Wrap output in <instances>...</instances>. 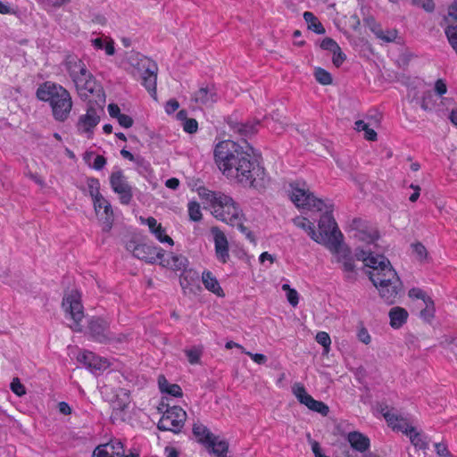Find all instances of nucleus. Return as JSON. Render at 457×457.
Instances as JSON below:
<instances>
[{
    "mask_svg": "<svg viewBox=\"0 0 457 457\" xmlns=\"http://www.w3.org/2000/svg\"><path fill=\"white\" fill-rule=\"evenodd\" d=\"M242 146L231 140L218 143L214 149L215 161L228 178L236 179L245 187L262 188L265 170L253 156V148L245 142Z\"/></svg>",
    "mask_w": 457,
    "mask_h": 457,
    "instance_id": "obj_1",
    "label": "nucleus"
},
{
    "mask_svg": "<svg viewBox=\"0 0 457 457\" xmlns=\"http://www.w3.org/2000/svg\"><path fill=\"white\" fill-rule=\"evenodd\" d=\"M355 257L370 269L366 273L384 302L389 305L395 303L403 292V283L389 260L383 254L376 253L370 247L356 248Z\"/></svg>",
    "mask_w": 457,
    "mask_h": 457,
    "instance_id": "obj_2",
    "label": "nucleus"
},
{
    "mask_svg": "<svg viewBox=\"0 0 457 457\" xmlns=\"http://www.w3.org/2000/svg\"><path fill=\"white\" fill-rule=\"evenodd\" d=\"M36 96L41 101L49 102L56 120L64 121L68 119L72 108V100L71 94L63 87L47 81L39 86Z\"/></svg>",
    "mask_w": 457,
    "mask_h": 457,
    "instance_id": "obj_3",
    "label": "nucleus"
},
{
    "mask_svg": "<svg viewBox=\"0 0 457 457\" xmlns=\"http://www.w3.org/2000/svg\"><path fill=\"white\" fill-rule=\"evenodd\" d=\"M318 227L319 233L313 240L329 250H337L339 244L343 243V234L338 229L331 211H326L321 215Z\"/></svg>",
    "mask_w": 457,
    "mask_h": 457,
    "instance_id": "obj_4",
    "label": "nucleus"
},
{
    "mask_svg": "<svg viewBox=\"0 0 457 457\" xmlns=\"http://www.w3.org/2000/svg\"><path fill=\"white\" fill-rule=\"evenodd\" d=\"M105 94L103 88H98V95L95 100H89L86 114L81 115L77 122V129L81 133H86L88 137L93 134V129L96 127L104 114Z\"/></svg>",
    "mask_w": 457,
    "mask_h": 457,
    "instance_id": "obj_5",
    "label": "nucleus"
},
{
    "mask_svg": "<svg viewBox=\"0 0 457 457\" xmlns=\"http://www.w3.org/2000/svg\"><path fill=\"white\" fill-rule=\"evenodd\" d=\"M158 410L163 413L157 424L158 429L179 433L187 419L186 411L179 406L169 407L163 402L161 403Z\"/></svg>",
    "mask_w": 457,
    "mask_h": 457,
    "instance_id": "obj_6",
    "label": "nucleus"
},
{
    "mask_svg": "<svg viewBox=\"0 0 457 457\" xmlns=\"http://www.w3.org/2000/svg\"><path fill=\"white\" fill-rule=\"evenodd\" d=\"M304 186L303 184V187H301L298 182L290 184L291 191L289 192V196L291 201L298 208L322 211L326 207L323 200L315 197Z\"/></svg>",
    "mask_w": 457,
    "mask_h": 457,
    "instance_id": "obj_7",
    "label": "nucleus"
},
{
    "mask_svg": "<svg viewBox=\"0 0 457 457\" xmlns=\"http://www.w3.org/2000/svg\"><path fill=\"white\" fill-rule=\"evenodd\" d=\"M80 298V294L77 290H72L64 295L62 303L65 313L69 314L73 321L70 328L75 332L82 331L80 322L84 318V312Z\"/></svg>",
    "mask_w": 457,
    "mask_h": 457,
    "instance_id": "obj_8",
    "label": "nucleus"
},
{
    "mask_svg": "<svg viewBox=\"0 0 457 457\" xmlns=\"http://www.w3.org/2000/svg\"><path fill=\"white\" fill-rule=\"evenodd\" d=\"M109 322L100 317H93L88 322L90 336L101 344L121 343L126 339L124 334L113 335L109 330Z\"/></svg>",
    "mask_w": 457,
    "mask_h": 457,
    "instance_id": "obj_9",
    "label": "nucleus"
},
{
    "mask_svg": "<svg viewBox=\"0 0 457 457\" xmlns=\"http://www.w3.org/2000/svg\"><path fill=\"white\" fill-rule=\"evenodd\" d=\"M126 249L132 254L146 262L154 263L156 259L162 260L164 256V251L161 248L146 245L139 244L135 240H130L126 244Z\"/></svg>",
    "mask_w": 457,
    "mask_h": 457,
    "instance_id": "obj_10",
    "label": "nucleus"
},
{
    "mask_svg": "<svg viewBox=\"0 0 457 457\" xmlns=\"http://www.w3.org/2000/svg\"><path fill=\"white\" fill-rule=\"evenodd\" d=\"M79 73L73 77L72 80L76 85L79 94L81 97H87V93L98 95V88H103L98 85L92 74L87 71L85 63L79 65Z\"/></svg>",
    "mask_w": 457,
    "mask_h": 457,
    "instance_id": "obj_11",
    "label": "nucleus"
},
{
    "mask_svg": "<svg viewBox=\"0 0 457 457\" xmlns=\"http://www.w3.org/2000/svg\"><path fill=\"white\" fill-rule=\"evenodd\" d=\"M110 185L113 192L119 195L121 204L128 205L130 204L133 197V189L121 170L113 171L111 174Z\"/></svg>",
    "mask_w": 457,
    "mask_h": 457,
    "instance_id": "obj_12",
    "label": "nucleus"
},
{
    "mask_svg": "<svg viewBox=\"0 0 457 457\" xmlns=\"http://www.w3.org/2000/svg\"><path fill=\"white\" fill-rule=\"evenodd\" d=\"M292 391L297 400L307 406L310 410L327 416L329 412L328 406L323 402L313 399L305 390L301 383H295Z\"/></svg>",
    "mask_w": 457,
    "mask_h": 457,
    "instance_id": "obj_13",
    "label": "nucleus"
},
{
    "mask_svg": "<svg viewBox=\"0 0 457 457\" xmlns=\"http://www.w3.org/2000/svg\"><path fill=\"white\" fill-rule=\"evenodd\" d=\"M129 403V391L124 388H119L115 399L112 403V412L111 420L112 423L125 421L126 412Z\"/></svg>",
    "mask_w": 457,
    "mask_h": 457,
    "instance_id": "obj_14",
    "label": "nucleus"
},
{
    "mask_svg": "<svg viewBox=\"0 0 457 457\" xmlns=\"http://www.w3.org/2000/svg\"><path fill=\"white\" fill-rule=\"evenodd\" d=\"M218 99L219 96L215 86L205 84L192 95L191 101L197 105L212 108L218 102Z\"/></svg>",
    "mask_w": 457,
    "mask_h": 457,
    "instance_id": "obj_15",
    "label": "nucleus"
},
{
    "mask_svg": "<svg viewBox=\"0 0 457 457\" xmlns=\"http://www.w3.org/2000/svg\"><path fill=\"white\" fill-rule=\"evenodd\" d=\"M188 261L185 256L182 255H171L170 260H161V264L162 266H170L173 270H184V273L180 277V285L183 288L188 285L187 278L190 277L192 279L195 278H197L198 275L195 271L188 270L186 271V268L187 266Z\"/></svg>",
    "mask_w": 457,
    "mask_h": 457,
    "instance_id": "obj_16",
    "label": "nucleus"
},
{
    "mask_svg": "<svg viewBox=\"0 0 457 457\" xmlns=\"http://www.w3.org/2000/svg\"><path fill=\"white\" fill-rule=\"evenodd\" d=\"M144 71L141 75L143 85L150 92L154 98H156L157 64L148 59L141 63Z\"/></svg>",
    "mask_w": 457,
    "mask_h": 457,
    "instance_id": "obj_17",
    "label": "nucleus"
},
{
    "mask_svg": "<svg viewBox=\"0 0 457 457\" xmlns=\"http://www.w3.org/2000/svg\"><path fill=\"white\" fill-rule=\"evenodd\" d=\"M211 231L214 237L216 256L221 262L226 263L229 258L228 239L217 227L212 228Z\"/></svg>",
    "mask_w": 457,
    "mask_h": 457,
    "instance_id": "obj_18",
    "label": "nucleus"
},
{
    "mask_svg": "<svg viewBox=\"0 0 457 457\" xmlns=\"http://www.w3.org/2000/svg\"><path fill=\"white\" fill-rule=\"evenodd\" d=\"M330 251L337 255V262L343 263V269L345 272H354L355 266L353 257L351 256V251L347 246L341 243L337 250Z\"/></svg>",
    "mask_w": 457,
    "mask_h": 457,
    "instance_id": "obj_19",
    "label": "nucleus"
},
{
    "mask_svg": "<svg viewBox=\"0 0 457 457\" xmlns=\"http://www.w3.org/2000/svg\"><path fill=\"white\" fill-rule=\"evenodd\" d=\"M228 126L243 137H251L257 132V126L260 125L259 120H253L245 123H240L235 120H228Z\"/></svg>",
    "mask_w": 457,
    "mask_h": 457,
    "instance_id": "obj_20",
    "label": "nucleus"
},
{
    "mask_svg": "<svg viewBox=\"0 0 457 457\" xmlns=\"http://www.w3.org/2000/svg\"><path fill=\"white\" fill-rule=\"evenodd\" d=\"M96 215L104 223V231H109L113 222V212L110 203L106 200V204H100L99 207L94 205Z\"/></svg>",
    "mask_w": 457,
    "mask_h": 457,
    "instance_id": "obj_21",
    "label": "nucleus"
},
{
    "mask_svg": "<svg viewBox=\"0 0 457 457\" xmlns=\"http://www.w3.org/2000/svg\"><path fill=\"white\" fill-rule=\"evenodd\" d=\"M347 441L353 449L360 453H364L370 447L369 437L358 431L350 432L347 435Z\"/></svg>",
    "mask_w": 457,
    "mask_h": 457,
    "instance_id": "obj_22",
    "label": "nucleus"
},
{
    "mask_svg": "<svg viewBox=\"0 0 457 457\" xmlns=\"http://www.w3.org/2000/svg\"><path fill=\"white\" fill-rule=\"evenodd\" d=\"M388 316L390 318V326L397 329L406 323L409 314L404 308L396 306L391 308Z\"/></svg>",
    "mask_w": 457,
    "mask_h": 457,
    "instance_id": "obj_23",
    "label": "nucleus"
},
{
    "mask_svg": "<svg viewBox=\"0 0 457 457\" xmlns=\"http://www.w3.org/2000/svg\"><path fill=\"white\" fill-rule=\"evenodd\" d=\"M202 281L206 289L214 293L218 296H224V292L220 287L217 278L211 271H204L202 274Z\"/></svg>",
    "mask_w": 457,
    "mask_h": 457,
    "instance_id": "obj_24",
    "label": "nucleus"
},
{
    "mask_svg": "<svg viewBox=\"0 0 457 457\" xmlns=\"http://www.w3.org/2000/svg\"><path fill=\"white\" fill-rule=\"evenodd\" d=\"M87 187L90 196L93 198L94 205L100 206V204H106V199L100 194V183L96 178L87 179Z\"/></svg>",
    "mask_w": 457,
    "mask_h": 457,
    "instance_id": "obj_25",
    "label": "nucleus"
},
{
    "mask_svg": "<svg viewBox=\"0 0 457 457\" xmlns=\"http://www.w3.org/2000/svg\"><path fill=\"white\" fill-rule=\"evenodd\" d=\"M206 446L212 449V452L217 457H222L227 455L228 451V443L226 440H218V437L214 436V439L211 440Z\"/></svg>",
    "mask_w": 457,
    "mask_h": 457,
    "instance_id": "obj_26",
    "label": "nucleus"
},
{
    "mask_svg": "<svg viewBox=\"0 0 457 457\" xmlns=\"http://www.w3.org/2000/svg\"><path fill=\"white\" fill-rule=\"evenodd\" d=\"M109 445H103L97 446L93 453V457H137L138 454H124L123 452H110L108 451Z\"/></svg>",
    "mask_w": 457,
    "mask_h": 457,
    "instance_id": "obj_27",
    "label": "nucleus"
},
{
    "mask_svg": "<svg viewBox=\"0 0 457 457\" xmlns=\"http://www.w3.org/2000/svg\"><path fill=\"white\" fill-rule=\"evenodd\" d=\"M193 433L196 437H198L199 442L205 445L211 440L214 439V435L202 424H195L193 427Z\"/></svg>",
    "mask_w": 457,
    "mask_h": 457,
    "instance_id": "obj_28",
    "label": "nucleus"
},
{
    "mask_svg": "<svg viewBox=\"0 0 457 457\" xmlns=\"http://www.w3.org/2000/svg\"><path fill=\"white\" fill-rule=\"evenodd\" d=\"M406 435L410 436L411 444L415 446V448L420 450H426L428 446V443L421 436V435L415 431L413 427H408L405 428L404 432Z\"/></svg>",
    "mask_w": 457,
    "mask_h": 457,
    "instance_id": "obj_29",
    "label": "nucleus"
},
{
    "mask_svg": "<svg viewBox=\"0 0 457 457\" xmlns=\"http://www.w3.org/2000/svg\"><path fill=\"white\" fill-rule=\"evenodd\" d=\"M303 19L308 24V29L317 34H324L326 32L323 25L319 21L318 18L311 12L303 13Z\"/></svg>",
    "mask_w": 457,
    "mask_h": 457,
    "instance_id": "obj_30",
    "label": "nucleus"
},
{
    "mask_svg": "<svg viewBox=\"0 0 457 457\" xmlns=\"http://www.w3.org/2000/svg\"><path fill=\"white\" fill-rule=\"evenodd\" d=\"M293 222L296 227L305 230L312 240L317 237L315 227L308 219L304 217H296L293 220Z\"/></svg>",
    "mask_w": 457,
    "mask_h": 457,
    "instance_id": "obj_31",
    "label": "nucleus"
},
{
    "mask_svg": "<svg viewBox=\"0 0 457 457\" xmlns=\"http://www.w3.org/2000/svg\"><path fill=\"white\" fill-rule=\"evenodd\" d=\"M384 417L387 423L392 426L394 429H398L404 432L405 428L409 427L403 419H400L397 415L389 411L384 413Z\"/></svg>",
    "mask_w": 457,
    "mask_h": 457,
    "instance_id": "obj_32",
    "label": "nucleus"
},
{
    "mask_svg": "<svg viewBox=\"0 0 457 457\" xmlns=\"http://www.w3.org/2000/svg\"><path fill=\"white\" fill-rule=\"evenodd\" d=\"M83 62L78 58L76 55H68L66 57V60H65V67L70 74V76L71 77V79H73V77L77 76V73H79V65H82Z\"/></svg>",
    "mask_w": 457,
    "mask_h": 457,
    "instance_id": "obj_33",
    "label": "nucleus"
},
{
    "mask_svg": "<svg viewBox=\"0 0 457 457\" xmlns=\"http://www.w3.org/2000/svg\"><path fill=\"white\" fill-rule=\"evenodd\" d=\"M425 308L420 312V316L424 321L430 323L435 317V303L432 298H427Z\"/></svg>",
    "mask_w": 457,
    "mask_h": 457,
    "instance_id": "obj_34",
    "label": "nucleus"
},
{
    "mask_svg": "<svg viewBox=\"0 0 457 457\" xmlns=\"http://www.w3.org/2000/svg\"><path fill=\"white\" fill-rule=\"evenodd\" d=\"M239 214L240 210L236 204L227 206L225 209V215L227 216L228 220H225V222L229 223L231 226H235L236 221H238L240 218Z\"/></svg>",
    "mask_w": 457,
    "mask_h": 457,
    "instance_id": "obj_35",
    "label": "nucleus"
},
{
    "mask_svg": "<svg viewBox=\"0 0 457 457\" xmlns=\"http://www.w3.org/2000/svg\"><path fill=\"white\" fill-rule=\"evenodd\" d=\"M354 237L361 241L366 242L368 245L374 244L378 238V233L376 230L367 232L365 230H358L355 232Z\"/></svg>",
    "mask_w": 457,
    "mask_h": 457,
    "instance_id": "obj_36",
    "label": "nucleus"
},
{
    "mask_svg": "<svg viewBox=\"0 0 457 457\" xmlns=\"http://www.w3.org/2000/svg\"><path fill=\"white\" fill-rule=\"evenodd\" d=\"M314 77L316 80L321 85L327 86L332 83L331 74L320 67L315 69Z\"/></svg>",
    "mask_w": 457,
    "mask_h": 457,
    "instance_id": "obj_37",
    "label": "nucleus"
},
{
    "mask_svg": "<svg viewBox=\"0 0 457 457\" xmlns=\"http://www.w3.org/2000/svg\"><path fill=\"white\" fill-rule=\"evenodd\" d=\"M109 366V362L105 359H102L94 353V358L88 362V370L92 372L105 370Z\"/></svg>",
    "mask_w": 457,
    "mask_h": 457,
    "instance_id": "obj_38",
    "label": "nucleus"
},
{
    "mask_svg": "<svg viewBox=\"0 0 457 457\" xmlns=\"http://www.w3.org/2000/svg\"><path fill=\"white\" fill-rule=\"evenodd\" d=\"M185 353L187 357L188 361L191 364H197L200 361V358L203 353V350L201 347L194 346L190 349H186Z\"/></svg>",
    "mask_w": 457,
    "mask_h": 457,
    "instance_id": "obj_39",
    "label": "nucleus"
},
{
    "mask_svg": "<svg viewBox=\"0 0 457 457\" xmlns=\"http://www.w3.org/2000/svg\"><path fill=\"white\" fill-rule=\"evenodd\" d=\"M315 339L320 345L323 346V353L326 354L328 353L331 344L329 335L327 332L320 331L317 333Z\"/></svg>",
    "mask_w": 457,
    "mask_h": 457,
    "instance_id": "obj_40",
    "label": "nucleus"
},
{
    "mask_svg": "<svg viewBox=\"0 0 457 457\" xmlns=\"http://www.w3.org/2000/svg\"><path fill=\"white\" fill-rule=\"evenodd\" d=\"M212 203V204L222 206L225 209L227 208V206L236 204L230 196L225 195L220 193H216L215 198H213Z\"/></svg>",
    "mask_w": 457,
    "mask_h": 457,
    "instance_id": "obj_41",
    "label": "nucleus"
},
{
    "mask_svg": "<svg viewBox=\"0 0 457 457\" xmlns=\"http://www.w3.org/2000/svg\"><path fill=\"white\" fill-rule=\"evenodd\" d=\"M188 215L189 219L193 221H200L202 220V212L199 204L196 202H190L188 204Z\"/></svg>",
    "mask_w": 457,
    "mask_h": 457,
    "instance_id": "obj_42",
    "label": "nucleus"
},
{
    "mask_svg": "<svg viewBox=\"0 0 457 457\" xmlns=\"http://www.w3.org/2000/svg\"><path fill=\"white\" fill-rule=\"evenodd\" d=\"M10 388L17 396L21 397L26 395V388L18 378H12Z\"/></svg>",
    "mask_w": 457,
    "mask_h": 457,
    "instance_id": "obj_43",
    "label": "nucleus"
},
{
    "mask_svg": "<svg viewBox=\"0 0 457 457\" xmlns=\"http://www.w3.org/2000/svg\"><path fill=\"white\" fill-rule=\"evenodd\" d=\"M156 238L162 243H168L170 245H173V239L165 234V229L162 226H159L153 233Z\"/></svg>",
    "mask_w": 457,
    "mask_h": 457,
    "instance_id": "obj_44",
    "label": "nucleus"
},
{
    "mask_svg": "<svg viewBox=\"0 0 457 457\" xmlns=\"http://www.w3.org/2000/svg\"><path fill=\"white\" fill-rule=\"evenodd\" d=\"M413 253L420 261L427 259L428 251L426 247L420 242L411 245Z\"/></svg>",
    "mask_w": 457,
    "mask_h": 457,
    "instance_id": "obj_45",
    "label": "nucleus"
},
{
    "mask_svg": "<svg viewBox=\"0 0 457 457\" xmlns=\"http://www.w3.org/2000/svg\"><path fill=\"white\" fill-rule=\"evenodd\" d=\"M376 35L378 38L386 42H393L397 37V31L395 29H392L384 32L383 30L380 29L378 32H376Z\"/></svg>",
    "mask_w": 457,
    "mask_h": 457,
    "instance_id": "obj_46",
    "label": "nucleus"
},
{
    "mask_svg": "<svg viewBox=\"0 0 457 457\" xmlns=\"http://www.w3.org/2000/svg\"><path fill=\"white\" fill-rule=\"evenodd\" d=\"M411 4L423 8L426 12H431L435 10L433 0H411Z\"/></svg>",
    "mask_w": 457,
    "mask_h": 457,
    "instance_id": "obj_47",
    "label": "nucleus"
},
{
    "mask_svg": "<svg viewBox=\"0 0 457 457\" xmlns=\"http://www.w3.org/2000/svg\"><path fill=\"white\" fill-rule=\"evenodd\" d=\"M320 47L324 50H328L333 53L335 50H337L339 46L334 39L330 37H325L320 43Z\"/></svg>",
    "mask_w": 457,
    "mask_h": 457,
    "instance_id": "obj_48",
    "label": "nucleus"
},
{
    "mask_svg": "<svg viewBox=\"0 0 457 457\" xmlns=\"http://www.w3.org/2000/svg\"><path fill=\"white\" fill-rule=\"evenodd\" d=\"M234 227H237L241 233L245 235L246 238H248L252 243L255 244V237L253 232L241 222L240 219L238 221H236V225Z\"/></svg>",
    "mask_w": 457,
    "mask_h": 457,
    "instance_id": "obj_49",
    "label": "nucleus"
},
{
    "mask_svg": "<svg viewBox=\"0 0 457 457\" xmlns=\"http://www.w3.org/2000/svg\"><path fill=\"white\" fill-rule=\"evenodd\" d=\"M408 295L411 298L421 299L424 303H426L427 298H431L422 289L418 287L410 289Z\"/></svg>",
    "mask_w": 457,
    "mask_h": 457,
    "instance_id": "obj_50",
    "label": "nucleus"
},
{
    "mask_svg": "<svg viewBox=\"0 0 457 457\" xmlns=\"http://www.w3.org/2000/svg\"><path fill=\"white\" fill-rule=\"evenodd\" d=\"M94 358V353L89 351H84L78 354L77 361L82 363L87 369L88 368V362Z\"/></svg>",
    "mask_w": 457,
    "mask_h": 457,
    "instance_id": "obj_51",
    "label": "nucleus"
},
{
    "mask_svg": "<svg viewBox=\"0 0 457 457\" xmlns=\"http://www.w3.org/2000/svg\"><path fill=\"white\" fill-rule=\"evenodd\" d=\"M183 129L186 132H187L189 134L195 133L198 129V123L195 119L188 118L183 123Z\"/></svg>",
    "mask_w": 457,
    "mask_h": 457,
    "instance_id": "obj_52",
    "label": "nucleus"
},
{
    "mask_svg": "<svg viewBox=\"0 0 457 457\" xmlns=\"http://www.w3.org/2000/svg\"><path fill=\"white\" fill-rule=\"evenodd\" d=\"M332 54H333V58H332L333 64L336 67H340L346 58L345 54L342 52L340 46L337 48V50H335Z\"/></svg>",
    "mask_w": 457,
    "mask_h": 457,
    "instance_id": "obj_53",
    "label": "nucleus"
},
{
    "mask_svg": "<svg viewBox=\"0 0 457 457\" xmlns=\"http://www.w3.org/2000/svg\"><path fill=\"white\" fill-rule=\"evenodd\" d=\"M449 18L457 21V0H453L448 8V15L444 18L445 23L449 22Z\"/></svg>",
    "mask_w": 457,
    "mask_h": 457,
    "instance_id": "obj_54",
    "label": "nucleus"
},
{
    "mask_svg": "<svg viewBox=\"0 0 457 457\" xmlns=\"http://www.w3.org/2000/svg\"><path fill=\"white\" fill-rule=\"evenodd\" d=\"M117 120H118L119 124L125 129H129V128L132 127L133 123H134V120L130 116H129L127 114H123V113H121L117 118Z\"/></svg>",
    "mask_w": 457,
    "mask_h": 457,
    "instance_id": "obj_55",
    "label": "nucleus"
},
{
    "mask_svg": "<svg viewBox=\"0 0 457 457\" xmlns=\"http://www.w3.org/2000/svg\"><path fill=\"white\" fill-rule=\"evenodd\" d=\"M435 448H436V453L440 457H453V455L448 451L446 445H445L443 443H436Z\"/></svg>",
    "mask_w": 457,
    "mask_h": 457,
    "instance_id": "obj_56",
    "label": "nucleus"
},
{
    "mask_svg": "<svg viewBox=\"0 0 457 457\" xmlns=\"http://www.w3.org/2000/svg\"><path fill=\"white\" fill-rule=\"evenodd\" d=\"M357 337H358V339L365 345H369L370 343V340H371L370 336L368 330L364 327H361L359 329Z\"/></svg>",
    "mask_w": 457,
    "mask_h": 457,
    "instance_id": "obj_57",
    "label": "nucleus"
},
{
    "mask_svg": "<svg viewBox=\"0 0 457 457\" xmlns=\"http://www.w3.org/2000/svg\"><path fill=\"white\" fill-rule=\"evenodd\" d=\"M243 353L250 356L252 360L258 364H265L267 361V357L262 353H252L246 351H243Z\"/></svg>",
    "mask_w": 457,
    "mask_h": 457,
    "instance_id": "obj_58",
    "label": "nucleus"
},
{
    "mask_svg": "<svg viewBox=\"0 0 457 457\" xmlns=\"http://www.w3.org/2000/svg\"><path fill=\"white\" fill-rule=\"evenodd\" d=\"M166 394L175 397H181L183 395L182 389L178 384H171L169 386Z\"/></svg>",
    "mask_w": 457,
    "mask_h": 457,
    "instance_id": "obj_59",
    "label": "nucleus"
},
{
    "mask_svg": "<svg viewBox=\"0 0 457 457\" xmlns=\"http://www.w3.org/2000/svg\"><path fill=\"white\" fill-rule=\"evenodd\" d=\"M179 107V104L176 99H170L165 104V112L168 114L173 113Z\"/></svg>",
    "mask_w": 457,
    "mask_h": 457,
    "instance_id": "obj_60",
    "label": "nucleus"
},
{
    "mask_svg": "<svg viewBox=\"0 0 457 457\" xmlns=\"http://www.w3.org/2000/svg\"><path fill=\"white\" fill-rule=\"evenodd\" d=\"M447 91V87H446V84L445 83V81L441 79H437L435 83V92L438 95V96H443L444 94H445Z\"/></svg>",
    "mask_w": 457,
    "mask_h": 457,
    "instance_id": "obj_61",
    "label": "nucleus"
},
{
    "mask_svg": "<svg viewBox=\"0 0 457 457\" xmlns=\"http://www.w3.org/2000/svg\"><path fill=\"white\" fill-rule=\"evenodd\" d=\"M287 298L292 306L295 307L298 304L299 295H298V293L296 290H295V289L289 290V292L287 293Z\"/></svg>",
    "mask_w": 457,
    "mask_h": 457,
    "instance_id": "obj_62",
    "label": "nucleus"
},
{
    "mask_svg": "<svg viewBox=\"0 0 457 457\" xmlns=\"http://www.w3.org/2000/svg\"><path fill=\"white\" fill-rule=\"evenodd\" d=\"M212 213L217 219L222 221L228 220L227 216L225 215V208H223L222 206L213 204Z\"/></svg>",
    "mask_w": 457,
    "mask_h": 457,
    "instance_id": "obj_63",
    "label": "nucleus"
},
{
    "mask_svg": "<svg viewBox=\"0 0 457 457\" xmlns=\"http://www.w3.org/2000/svg\"><path fill=\"white\" fill-rule=\"evenodd\" d=\"M143 223H146L149 227V229L152 233L162 224L157 223V220L154 217H148L147 219L140 218Z\"/></svg>",
    "mask_w": 457,
    "mask_h": 457,
    "instance_id": "obj_64",
    "label": "nucleus"
}]
</instances>
